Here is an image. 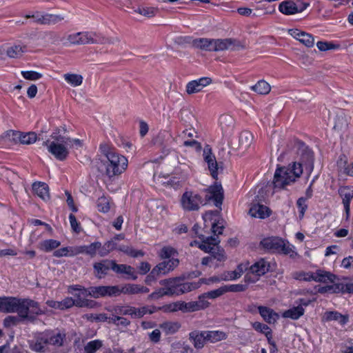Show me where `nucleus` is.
Masks as SVG:
<instances>
[{"label": "nucleus", "instance_id": "nucleus-40", "mask_svg": "<svg viewBox=\"0 0 353 353\" xmlns=\"http://www.w3.org/2000/svg\"><path fill=\"white\" fill-rule=\"evenodd\" d=\"M61 243L59 241L54 239H48L39 243V248L44 252H50L60 245Z\"/></svg>", "mask_w": 353, "mask_h": 353}, {"label": "nucleus", "instance_id": "nucleus-7", "mask_svg": "<svg viewBox=\"0 0 353 353\" xmlns=\"http://www.w3.org/2000/svg\"><path fill=\"white\" fill-rule=\"evenodd\" d=\"M260 245L264 250L271 252L290 254V256L294 253L293 246L288 241L276 236L265 238L261 241Z\"/></svg>", "mask_w": 353, "mask_h": 353}, {"label": "nucleus", "instance_id": "nucleus-63", "mask_svg": "<svg viewBox=\"0 0 353 353\" xmlns=\"http://www.w3.org/2000/svg\"><path fill=\"white\" fill-rule=\"evenodd\" d=\"M318 49L321 51H326L328 50L335 49L336 46L330 42L318 41L316 43Z\"/></svg>", "mask_w": 353, "mask_h": 353}, {"label": "nucleus", "instance_id": "nucleus-30", "mask_svg": "<svg viewBox=\"0 0 353 353\" xmlns=\"http://www.w3.org/2000/svg\"><path fill=\"white\" fill-rule=\"evenodd\" d=\"M313 279L312 281L320 283H327L328 281L334 283L336 276V275L324 270H319L316 272H313Z\"/></svg>", "mask_w": 353, "mask_h": 353}, {"label": "nucleus", "instance_id": "nucleus-26", "mask_svg": "<svg viewBox=\"0 0 353 353\" xmlns=\"http://www.w3.org/2000/svg\"><path fill=\"white\" fill-rule=\"evenodd\" d=\"M32 190L35 194L43 201H48L50 199L49 187L46 183L41 181L34 182L32 184Z\"/></svg>", "mask_w": 353, "mask_h": 353}, {"label": "nucleus", "instance_id": "nucleus-52", "mask_svg": "<svg viewBox=\"0 0 353 353\" xmlns=\"http://www.w3.org/2000/svg\"><path fill=\"white\" fill-rule=\"evenodd\" d=\"M313 276V272H296L293 274V278L296 280L311 281Z\"/></svg>", "mask_w": 353, "mask_h": 353}, {"label": "nucleus", "instance_id": "nucleus-22", "mask_svg": "<svg viewBox=\"0 0 353 353\" xmlns=\"http://www.w3.org/2000/svg\"><path fill=\"white\" fill-rule=\"evenodd\" d=\"M118 296L121 293L125 294H137L139 293H148L149 289L137 284H126L122 287L118 285Z\"/></svg>", "mask_w": 353, "mask_h": 353}, {"label": "nucleus", "instance_id": "nucleus-36", "mask_svg": "<svg viewBox=\"0 0 353 353\" xmlns=\"http://www.w3.org/2000/svg\"><path fill=\"white\" fill-rule=\"evenodd\" d=\"M344 284L338 283L330 285L320 287L318 289V292L321 294L325 293H344Z\"/></svg>", "mask_w": 353, "mask_h": 353}, {"label": "nucleus", "instance_id": "nucleus-32", "mask_svg": "<svg viewBox=\"0 0 353 353\" xmlns=\"http://www.w3.org/2000/svg\"><path fill=\"white\" fill-rule=\"evenodd\" d=\"M32 18L34 19L37 22L41 24L56 23L63 19V18L58 15L50 14H41L39 13L33 14Z\"/></svg>", "mask_w": 353, "mask_h": 353}, {"label": "nucleus", "instance_id": "nucleus-21", "mask_svg": "<svg viewBox=\"0 0 353 353\" xmlns=\"http://www.w3.org/2000/svg\"><path fill=\"white\" fill-rule=\"evenodd\" d=\"M189 339L196 350L202 349L207 343L205 331L194 330L190 332Z\"/></svg>", "mask_w": 353, "mask_h": 353}, {"label": "nucleus", "instance_id": "nucleus-62", "mask_svg": "<svg viewBox=\"0 0 353 353\" xmlns=\"http://www.w3.org/2000/svg\"><path fill=\"white\" fill-rule=\"evenodd\" d=\"M239 277V273L236 270L225 272L221 275V279L223 281L235 280Z\"/></svg>", "mask_w": 353, "mask_h": 353}, {"label": "nucleus", "instance_id": "nucleus-48", "mask_svg": "<svg viewBox=\"0 0 353 353\" xmlns=\"http://www.w3.org/2000/svg\"><path fill=\"white\" fill-rule=\"evenodd\" d=\"M102 346L100 340H94L88 342L84 347L85 353H95Z\"/></svg>", "mask_w": 353, "mask_h": 353}, {"label": "nucleus", "instance_id": "nucleus-41", "mask_svg": "<svg viewBox=\"0 0 353 353\" xmlns=\"http://www.w3.org/2000/svg\"><path fill=\"white\" fill-rule=\"evenodd\" d=\"M233 43L232 39H214V52L227 50Z\"/></svg>", "mask_w": 353, "mask_h": 353}, {"label": "nucleus", "instance_id": "nucleus-14", "mask_svg": "<svg viewBox=\"0 0 353 353\" xmlns=\"http://www.w3.org/2000/svg\"><path fill=\"white\" fill-rule=\"evenodd\" d=\"M208 192L206 199L213 200L216 207H220L223 200V190L220 183H215L214 185L210 186L205 190Z\"/></svg>", "mask_w": 353, "mask_h": 353}, {"label": "nucleus", "instance_id": "nucleus-31", "mask_svg": "<svg viewBox=\"0 0 353 353\" xmlns=\"http://www.w3.org/2000/svg\"><path fill=\"white\" fill-rule=\"evenodd\" d=\"M323 319L325 321H336L341 325H345L349 320L348 315H343L336 311H330L324 313Z\"/></svg>", "mask_w": 353, "mask_h": 353}, {"label": "nucleus", "instance_id": "nucleus-42", "mask_svg": "<svg viewBox=\"0 0 353 353\" xmlns=\"http://www.w3.org/2000/svg\"><path fill=\"white\" fill-rule=\"evenodd\" d=\"M199 286L200 284L196 282H187L183 283H179L177 295L191 292L199 288Z\"/></svg>", "mask_w": 353, "mask_h": 353}, {"label": "nucleus", "instance_id": "nucleus-11", "mask_svg": "<svg viewBox=\"0 0 353 353\" xmlns=\"http://www.w3.org/2000/svg\"><path fill=\"white\" fill-rule=\"evenodd\" d=\"M308 6V3H296L292 1H284L279 4V10L285 15H291L303 12Z\"/></svg>", "mask_w": 353, "mask_h": 353}, {"label": "nucleus", "instance_id": "nucleus-60", "mask_svg": "<svg viewBox=\"0 0 353 353\" xmlns=\"http://www.w3.org/2000/svg\"><path fill=\"white\" fill-rule=\"evenodd\" d=\"M306 199L303 197L299 198L296 201V205L299 209V217L301 219L303 217L305 212L307 208L305 203Z\"/></svg>", "mask_w": 353, "mask_h": 353}, {"label": "nucleus", "instance_id": "nucleus-59", "mask_svg": "<svg viewBox=\"0 0 353 353\" xmlns=\"http://www.w3.org/2000/svg\"><path fill=\"white\" fill-rule=\"evenodd\" d=\"M223 225L220 223L219 221L216 222V220H214L212 223V232L214 236H216V237L219 238V235L223 233Z\"/></svg>", "mask_w": 353, "mask_h": 353}, {"label": "nucleus", "instance_id": "nucleus-51", "mask_svg": "<svg viewBox=\"0 0 353 353\" xmlns=\"http://www.w3.org/2000/svg\"><path fill=\"white\" fill-rule=\"evenodd\" d=\"M99 246V245L97 244V241L92 243L89 245H85V254L90 256L91 258L94 257L97 254Z\"/></svg>", "mask_w": 353, "mask_h": 353}, {"label": "nucleus", "instance_id": "nucleus-15", "mask_svg": "<svg viewBox=\"0 0 353 353\" xmlns=\"http://www.w3.org/2000/svg\"><path fill=\"white\" fill-rule=\"evenodd\" d=\"M212 79L210 77H205L188 82L186 85V92L192 94L201 92L202 90L210 85Z\"/></svg>", "mask_w": 353, "mask_h": 353}, {"label": "nucleus", "instance_id": "nucleus-57", "mask_svg": "<svg viewBox=\"0 0 353 353\" xmlns=\"http://www.w3.org/2000/svg\"><path fill=\"white\" fill-rule=\"evenodd\" d=\"M98 210L100 212H107L110 210L109 203L105 197H101L97 203Z\"/></svg>", "mask_w": 353, "mask_h": 353}, {"label": "nucleus", "instance_id": "nucleus-46", "mask_svg": "<svg viewBox=\"0 0 353 353\" xmlns=\"http://www.w3.org/2000/svg\"><path fill=\"white\" fill-rule=\"evenodd\" d=\"M176 254V250L170 246L163 247L159 252V256L162 259H170L174 258V256Z\"/></svg>", "mask_w": 353, "mask_h": 353}, {"label": "nucleus", "instance_id": "nucleus-29", "mask_svg": "<svg viewBox=\"0 0 353 353\" xmlns=\"http://www.w3.org/2000/svg\"><path fill=\"white\" fill-rule=\"evenodd\" d=\"M258 310L264 321L270 324L274 323L279 319L278 314L271 308L265 306H259Z\"/></svg>", "mask_w": 353, "mask_h": 353}, {"label": "nucleus", "instance_id": "nucleus-34", "mask_svg": "<svg viewBox=\"0 0 353 353\" xmlns=\"http://www.w3.org/2000/svg\"><path fill=\"white\" fill-rule=\"evenodd\" d=\"M205 334L206 336V341L212 343L219 342L226 339L227 338V334L219 330H205Z\"/></svg>", "mask_w": 353, "mask_h": 353}, {"label": "nucleus", "instance_id": "nucleus-35", "mask_svg": "<svg viewBox=\"0 0 353 353\" xmlns=\"http://www.w3.org/2000/svg\"><path fill=\"white\" fill-rule=\"evenodd\" d=\"M112 270L117 274H125L132 277L133 280H136L137 276L134 274V268L130 265L125 264H117L114 261Z\"/></svg>", "mask_w": 353, "mask_h": 353}, {"label": "nucleus", "instance_id": "nucleus-5", "mask_svg": "<svg viewBox=\"0 0 353 353\" xmlns=\"http://www.w3.org/2000/svg\"><path fill=\"white\" fill-rule=\"evenodd\" d=\"M66 40L71 45H85L89 43H114L119 41L118 38L112 41L110 39L101 37L96 33L89 32H79L70 34L67 36Z\"/></svg>", "mask_w": 353, "mask_h": 353}, {"label": "nucleus", "instance_id": "nucleus-18", "mask_svg": "<svg viewBox=\"0 0 353 353\" xmlns=\"http://www.w3.org/2000/svg\"><path fill=\"white\" fill-rule=\"evenodd\" d=\"M45 334L48 345L61 347L65 341V333L60 330H46Z\"/></svg>", "mask_w": 353, "mask_h": 353}, {"label": "nucleus", "instance_id": "nucleus-47", "mask_svg": "<svg viewBox=\"0 0 353 353\" xmlns=\"http://www.w3.org/2000/svg\"><path fill=\"white\" fill-rule=\"evenodd\" d=\"M347 119L344 114H338L335 119L334 129L341 130L347 127Z\"/></svg>", "mask_w": 353, "mask_h": 353}, {"label": "nucleus", "instance_id": "nucleus-64", "mask_svg": "<svg viewBox=\"0 0 353 353\" xmlns=\"http://www.w3.org/2000/svg\"><path fill=\"white\" fill-rule=\"evenodd\" d=\"M168 291L165 288H159L155 292H153L151 293L149 296V297L152 299H158L161 297H163L165 295H169L167 294Z\"/></svg>", "mask_w": 353, "mask_h": 353}, {"label": "nucleus", "instance_id": "nucleus-17", "mask_svg": "<svg viewBox=\"0 0 353 353\" xmlns=\"http://www.w3.org/2000/svg\"><path fill=\"white\" fill-rule=\"evenodd\" d=\"M88 289L83 290V291L80 292H76L74 296V299H73L75 306L79 307H87V308H94L98 306V303L93 300L86 299L87 296H90L88 295Z\"/></svg>", "mask_w": 353, "mask_h": 353}, {"label": "nucleus", "instance_id": "nucleus-58", "mask_svg": "<svg viewBox=\"0 0 353 353\" xmlns=\"http://www.w3.org/2000/svg\"><path fill=\"white\" fill-rule=\"evenodd\" d=\"M155 307H152V309H150L148 306H143L139 308L137 307V318H141L148 313L152 314L155 312Z\"/></svg>", "mask_w": 353, "mask_h": 353}, {"label": "nucleus", "instance_id": "nucleus-49", "mask_svg": "<svg viewBox=\"0 0 353 353\" xmlns=\"http://www.w3.org/2000/svg\"><path fill=\"white\" fill-rule=\"evenodd\" d=\"M170 281H172V283L170 284H169V287L165 288L166 289V290L168 291L167 294H168L169 295H174V294L177 295L178 288L179 286V283L181 281V279L176 277V278L170 279Z\"/></svg>", "mask_w": 353, "mask_h": 353}, {"label": "nucleus", "instance_id": "nucleus-33", "mask_svg": "<svg viewBox=\"0 0 353 353\" xmlns=\"http://www.w3.org/2000/svg\"><path fill=\"white\" fill-rule=\"evenodd\" d=\"M112 313L120 315H128L137 318V307L129 305H115L110 310Z\"/></svg>", "mask_w": 353, "mask_h": 353}, {"label": "nucleus", "instance_id": "nucleus-23", "mask_svg": "<svg viewBox=\"0 0 353 353\" xmlns=\"http://www.w3.org/2000/svg\"><path fill=\"white\" fill-rule=\"evenodd\" d=\"M270 263L264 259H261L250 266V272L259 277L267 273L270 270Z\"/></svg>", "mask_w": 353, "mask_h": 353}, {"label": "nucleus", "instance_id": "nucleus-55", "mask_svg": "<svg viewBox=\"0 0 353 353\" xmlns=\"http://www.w3.org/2000/svg\"><path fill=\"white\" fill-rule=\"evenodd\" d=\"M225 292H226V289L224 288V286H223L218 289L205 292V294L206 295L205 296H208V298L214 299L221 296Z\"/></svg>", "mask_w": 353, "mask_h": 353}, {"label": "nucleus", "instance_id": "nucleus-10", "mask_svg": "<svg viewBox=\"0 0 353 353\" xmlns=\"http://www.w3.org/2000/svg\"><path fill=\"white\" fill-rule=\"evenodd\" d=\"M88 295L94 299L118 296V285L92 286L88 288Z\"/></svg>", "mask_w": 353, "mask_h": 353}, {"label": "nucleus", "instance_id": "nucleus-54", "mask_svg": "<svg viewBox=\"0 0 353 353\" xmlns=\"http://www.w3.org/2000/svg\"><path fill=\"white\" fill-rule=\"evenodd\" d=\"M23 77L27 80L36 81L42 77V74L35 71H22Z\"/></svg>", "mask_w": 353, "mask_h": 353}, {"label": "nucleus", "instance_id": "nucleus-61", "mask_svg": "<svg viewBox=\"0 0 353 353\" xmlns=\"http://www.w3.org/2000/svg\"><path fill=\"white\" fill-rule=\"evenodd\" d=\"M173 348L181 349V353H193L194 350L188 344L176 343L172 345Z\"/></svg>", "mask_w": 353, "mask_h": 353}, {"label": "nucleus", "instance_id": "nucleus-28", "mask_svg": "<svg viewBox=\"0 0 353 353\" xmlns=\"http://www.w3.org/2000/svg\"><path fill=\"white\" fill-rule=\"evenodd\" d=\"M219 126L223 133L230 132L234 128V118L228 114H223L219 117Z\"/></svg>", "mask_w": 353, "mask_h": 353}, {"label": "nucleus", "instance_id": "nucleus-8", "mask_svg": "<svg viewBox=\"0 0 353 353\" xmlns=\"http://www.w3.org/2000/svg\"><path fill=\"white\" fill-rule=\"evenodd\" d=\"M179 263L177 259L172 258L168 261H163L154 266L149 274L146 276L145 282L148 285H151L159 277L168 274L176 268Z\"/></svg>", "mask_w": 353, "mask_h": 353}, {"label": "nucleus", "instance_id": "nucleus-6", "mask_svg": "<svg viewBox=\"0 0 353 353\" xmlns=\"http://www.w3.org/2000/svg\"><path fill=\"white\" fill-rule=\"evenodd\" d=\"M202 239V243H199V248L205 252L210 253L212 259H216L219 261H225L227 259L225 250L221 248L219 244L220 239L218 237L208 236L203 235L199 236ZM197 244L196 241L194 242Z\"/></svg>", "mask_w": 353, "mask_h": 353}, {"label": "nucleus", "instance_id": "nucleus-37", "mask_svg": "<svg viewBox=\"0 0 353 353\" xmlns=\"http://www.w3.org/2000/svg\"><path fill=\"white\" fill-rule=\"evenodd\" d=\"M160 327L165 334H173L180 329L181 323L177 321H165L160 325Z\"/></svg>", "mask_w": 353, "mask_h": 353}, {"label": "nucleus", "instance_id": "nucleus-20", "mask_svg": "<svg viewBox=\"0 0 353 353\" xmlns=\"http://www.w3.org/2000/svg\"><path fill=\"white\" fill-rule=\"evenodd\" d=\"M48 345L45 332L39 334L30 342V349L36 352H45Z\"/></svg>", "mask_w": 353, "mask_h": 353}, {"label": "nucleus", "instance_id": "nucleus-44", "mask_svg": "<svg viewBox=\"0 0 353 353\" xmlns=\"http://www.w3.org/2000/svg\"><path fill=\"white\" fill-rule=\"evenodd\" d=\"M25 46L16 45L9 48L7 51V55L10 58H18L21 57L25 51Z\"/></svg>", "mask_w": 353, "mask_h": 353}, {"label": "nucleus", "instance_id": "nucleus-3", "mask_svg": "<svg viewBox=\"0 0 353 353\" xmlns=\"http://www.w3.org/2000/svg\"><path fill=\"white\" fill-rule=\"evenodd\" d=\"M102 154L106 157L104 163L105 175L109 178L120 175L128 168V159L106 145L100 147Z\"/></svg>", "mask_w": 353, "mask_h": 353}, {"label": "nucleus", "instance_id": "nucleus-12", "mask_svg": "<svg viewBox=\"0 0 353 353\" xmlns=\"http://www.w3.org/2000/svg\"><path fill=\"white\" fill-rule=\"evenodd\" d=\"M9 137L14 142H19L21 144L30 145L37 141V135L34 132H22L20 131H10L8 132Z\"/></svg>", "mask_w": 353, "mask_h": 353}, {"label": "nucleus", "instance_id": "nucleus-45", "mask_svg": "<svg viewBox=\"0 0 353 353\" xmlns=\"http://www.w3.org/2000/svg\"><path fill=\"white\" fill-rule=\"evenodd\" d=\"M255 330L263 333L268 338V340L272 338L271 329L265 324L259 322H255L252 324Z\"/></svg>", "mask_w": 353, "mask_h": 353}, {"label": "nucleus", "instance_id": "nucleus-39", "mask_svg": "<svg viewBox=\"0 0 353 353\" xmlns=\"http://www.w3.org/2000/svg\"><path fill=\"white\" fill-rule=\"evenodd\" d=\"M251 89L259 94H268L271 90V87L265 81L260 80L252 86Z\"/></svg>", "mask_w": 353, "mask_h": 353}, {"label": "nucleus", "instance_id": "nucleus-38", "mask_svg": "<svg viewBox=\"0 0 353 353\" xmlns=\"http://www.w3.org/2000/svg\"><path fill=\"white\" fill-rule=\"evenodd\" d=\"M304 312L305 310L301 305H297L285 311L283 314V316L284 318L298 319L303 315Z\"/></svg>", "mask_w": 353, "mask_h": 353}, {"label": "nucleus", "instance_id": "nucleus-56", "mask_svg": "<svg viewBox=\"0 0 353 353\" xmlns=\"http://www.w3.org/2000/svg\"><path fill=\"white\" fill-rule=\"evenodd\" d=\"M185 302L184 301H176L172 303H170L168 305V309L170 312H176V311H182L185 312Z\"/></svg>", "mask_w": 353, "mask_h": 353}, {"label": "nucleus", "instance_id": "nucleus-27", "mask_svg": "<svg viewBox=\"0 0 353 353\" xmlns=\"http://www.w3.org/2000/svg\"><path fill=\"white\" fill-rule=\"evenodd\" d=\"M193 46L202 50L214 52V39L200 38L192 41Z\"/></svg>", "mask_w": 353, "mask_h": 353}, {"label": "nucleus", "instance_id": "nucleus-43", "mask_svg": "<svg viewBox=\"0 0 353 353\" xmlns=\"http://www.w3.org/2000/svg\"><path fill=\"white\" fill-rule=\"evenodd\" d=\"M63 77L72 86H79L83 82V77L81 74L67 73L64 74Z\"/></svg>", "mask_w": 353, "mask_h": 353}, {"label": "nucleus", "instance_id": "nucleus-2", "mask_svg": "<svg viewBox=\"0 0 353 353\" xmlns=\"http://www.w3.org/2000/svg\"><path fill=\"white\" fill-rule=\"evenodd\" d=\"M0 312L17 313L22 320L34 323L37 316L44 314L38 302L30 299H20L14 296H0Z\"/></svg>", "mask_w": 353, "mask_h": 353}, {"label": "nucleus", "instance_id": "nucleus-16", "mask_svg": "<svg viewBox=\"0 0 353 353\" xmlns=\"http://www.w3.org/2000/svg\"><path fill=\"white\" fill-rule=\"evenodd\" d=\"M203 156L205 161L208 163L212 176L213 179H216L218 176V163L209 145H206L204 148Z\"/></svg>", "mask_w": 353, "mask_h": 353}, {"label": "nucleus", "instance_id": "nucleus-25", "mask_svg": "<svg viewBox=\"0 0 353 353\" xmlns=\"http://www.w3.org/2000/svg\"><path fill=\"white\" fill-rule=\"evenodd\" d=\"M253 139V135L250 132H242L239 136V147L236 148V150L241 152L242 153H244L252 145Z\"/></svg>", "mask_w": 353, "mask_h": 353}, {"label": "nucleus", "instance_id": "nucleus-53", "mask_svg": "<svg viewBox=\"0 0 353 353\" xmlns=\"http://www.w3.org/2000/svg\"><path fill=\"white\" fill-rule=\"evenodd\" d=\"M299 41L308 48H311L314 44V39L312 34L303 32Z\"/></svg>", "mask_w": 353, "mask_h": 353}, {"label": "nucleus", "instance_id": "nucleus-1", "mask_svg": "<svg viewBox=\"0 0 353 353\" xmlns=\"http://www.w3.org/2000/svg\"><path fill=\"white\" fill-rule=\"evenodd\" d=\"M295 147L299 160L289 164L287 167L276 170L273 180L274 189H284L287 185L294 183L303 174V168L307 176L313 171V152L301 141H296Z\"/></svg>", "mask_w": 353, "mask_h": 353}, {"label": "nucleus", "instance_id": "nucleus-24", "mask_svg": "<svg viewBox=\"0 0 353 353\" xmlns=\"http://www.w3.org/2000/svg\"><path fill=\"white\" fill-rule=\"evenodd\" d=\"M249 214L252 217L265 219L270 215L271 210L269 208L263 205L254 204L250 208Z\"/></svg>", "mask_w": 353, "mask_h": 353}, {"label": "nucleus", "instance_id": "nucleus-9", "mask_svg": "<svg viewBox=\"0 0 353 353\" xmlns=\"http://www.w3.org/2000/svg\"><path fill=\"white\" fill-rule=\"evenodd\" d=\"M181 205L187 211L198 210L203 203L201 195L192 191H185L181 196Z\"/></svg>", "mask_w": 353, "mask_h": 353}, {"label": "nucleus", "instance_id": "nucleus-13", "mask_svg": "<svg viewBox=\"0 0 353 353\" xmlns=\"http://www.w3.org/2000/svg\"><path fill=\"white\" fill-rule=\"evenodd\" d=\"M339 194L342 199V203L345 212V219L347 220L350 215V202L353 199V186H343L339 189Z\"/></svg>", "mask_w": 353, "mask_h": 353}, {"label": "nucleus", "instance_id": "nucleus-19", "mask_svg": "<svg viewBox=\"0 0 353 353\" xmlns=\"http://www.w3.org/2000/svg\"><path fill=\"white\" fill-rule=\"evenodd\" d=\"M113 264V260L108 259L94 263L93 264V268L96 277L98 279L103 278L108 274L109 270H112Z\"/></svg>", "mask_w": 353, "mask_h": 353}, {"label": "nucleus", "instance_id": "nucleus-4", "mask_svg": "<svg viewBox=\"0 0 353 353\" xmlns=\"http://www.w3.org/2000/svg\"><path fill=\"white\" fill-rule=\"evenodd\" d=\"M50 137L53 141H43V145L47 147L48 151L57 159L65 160L69 154L68 147L70 145V138L59 136L56 132H53Z\"/></svg>", "mask_w": 353, "mask_h": 353}, {"label": "nucleus", "instance_id": "nucleus-50", "mask_svg": "<svg viewBox=\"0 0 353 353\" xmlns=\"http://www.w3.org/2000/svg\"><path fill=\"white\" fill-rule=\"evenodd\" d=\"M157 11L156 8L152 7L139 8L135 10L136 12L148 18L154 17Z\"/></svg>", "mask_w": 353, "mask_h": 353}]
</instances>
